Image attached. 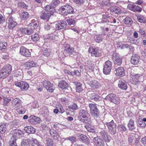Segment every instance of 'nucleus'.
<instances>
[{"label":"nucleus","instance_id":"23","mask_svg":"<svg viewBox=\"0 0 146 146\" xmlns=\"http://www.w3.org/2000/svg\"><path fill=\"white\" fill-rule=\"evenodd\" d=\"M8 28L10 29H13L17 25V22L14 20L13 17L11 16L8 20Z\"/></svg>","mask_w":146,"mask_h":146},{"label":"nucleus","instance_id":"38","mask_svg":"<svg viewBox=\"0 0 146 146\" xmlns=\"http://www.w3.org/2000/svg\"><path fill=\"white\" fill-rule=\"evenodd\" d=\"M137 21L139 22L142 23H146V19L142 15H138L137 16Z\"/></svg>","mask_w":146,"mask_h":146},{"label":"nucleus","instance_id":"58","mask_svg":"<svg viewBox=\"0 0 146 146\" xmlns=\"http://www.w3.org/2000/svg\"><path fill=\"white\" fill-rule=\"evenodd\" d=\"M29 143L27 141V140H23L21 142L22 146H29Z\"/></svg>","mask_w":146,"mask_h":146},{"label":"nucleus","instance_id":"47","mask_svg":"<svg viewBox=\"0 0 146 146\" xmlns=\"http://www.w3.org/2000/svg\"><path fill=\"white\" fill-rule=\"evenodd\" d=\"M7 46V44L6 42H1L0 43V50H4Z\"/></svg>","mask_w":146,"mask_h":146},{"label":"nucleus","instance_id":"51","mask_svg":"<svg viewBox=\"0 0 146 146\" xmlns=\"http://www.w3.org/2000/svg\"><path fill=\"white\" fill-rule=\"evenodd\" d=\"M85 127L89 132H93L94 131V129L92 127V125L90 124L86 125Z\"/></svg>","mask_w":146,"mask_h":146},{"label":"nucleus","instance_id":"19","mask_svg":"<svg viewBox=\"0 0 146 146\" xmlns=\"http://www.w3.org/2000/svg\"><path fill=\"white\" fill-rule=\"evenodd\" d=\"M88 84L92 88L94 89L98 88L101 86V85L96 80L88 81Z\"/></svg>","mask_w":146,"mask_h":146},{"label":"nucleus","instance_id":"3","mask_svg":"<svg viewBox=\"0 0 146 146\" xmlns=\"http://www.w3.org/2000/svg\"><path fill=\"white\" fill-rule=\"evenodd\" d=\"M88 52L92 57H98L102 55L103 53L102 49L98 47L90 46L89 48Z\"/></svg>","mask_w":146,"mask_h":146},{"label":"nucleus","instance_id":"50","mask_svg":"<svg viewBox=\"0 0 146 146\" xmlns=\"http://www.w3.org/2000/svg\"><path fill=\"white\" fill-rule=\"evenodd\" d=\"M46 141L48 146H53V141L52 139L48 138L46 139Z\"/></svg>","mask_w":146,"mask_h":146},{"label":"nucleus","instance_id":"29","mask_svg":"<svg viewBox=\"0 0 146 146\" xmlns=\"http://www.w3.org/2000/svg\"><path fill=\"white\" fill-rule=\"evenodd\" d=\"M12 105L15 108L19 107L21 105V101L19 98H15L12 101Z\"/></svg>","mask_w":146,"mask_h":146},{"label":"nucleus","instance_id":"6","mask_svg":"<svg viewBox=\"0 0 146 146\" xmlns=\"http://www.w3.org/2000/svg\"><path fill=\"white\" fill-rule=\"evenodd\" d=\"M112 68V62L109 60L106 61L105 62L103 65L104 73L106 75L110 74Z\"/></svg>","mask_w":146,"mask_h":146},{"label":"nucleus","instance_id":"28","mask_svg":"<svg viewBox=\"0 0 146 146\" xmlns=\"http://www.w3.org/2000/svg\"><path fill=\"white\" fill-rule=\"evenodd\" d=\"M21 31L25 34L30 35L33 34L34 31L32 29H29L27 28H21L20 29Z\"/></svg>","mask_w":146,"mask_h":146},{"label":"nucleus","instance_id":"52","mask_svg":"<svg viewBox=\"0 0 146 146\" xmlns=\"http://www.w3.org/2000/svg\"><path fill=\"white\" fill-rule=\"evenodd\" d=\"M17 112L21 114H23L25 113L26 111V109L23 107H21V108L18 109L17 110Z\"/></svg>","mask_w":146,"mask_h":146},{"label":"nucleus","instance_id":"16","mask_svg":"<svg viewBox=\"0 0 146 146\" xmlns=\"http://www.w3.org/2000/svg\"><path fill=\"white\" fill-rule=\"evenodd\" d=\"M28 121L29 123L32 124H36L39 123L41 121L40 119L34 115H31L29 117Z\"/></svg>","mask_w":146,"mask_h":146},{"label":"nucleus","instance_id":"63","mask_svg":"<svg viewBox=\"0 0 146 146\" xmlns=\"http://www.w3.org/2000/svg\"><path fill=\"white\" fill-rule=\"evenodd\" d=\"M2 58L4 59H9V57L8 54L6 53L3 55Z\"/></svg>","mask_w":146,"mask_h":146},{"label":"nucleus","instance_id":"4","mask_svg":"<svg viewBox=\"0 0 146 146\" xmlns=\"http://www.w3.org/2000/svg\"><path fill=\"white\" fill-rule=\"evenodd\" d=\"M58 11L61 14L66 16L73 13L74 9L70 5H66L60 7Z\"/></svg>","mask_w":146,"mask_h":146},{"label":"nucleus","instance_id":"8","mask_svg":"<svg viewBox=\"0 0 146 146\" xmlns=\"http://www.w3.org/2000/svg\"><path fill=\"white\" fill-rule=\"evenodd\" d=\"M107 126L109 132L112 135H114L116 133V125L112 120L110 122H107L105 123Z\"/></svg>","mask_w":146,"mask_h":146},{"label":"nucleus","instance_id":"18","mask_svg":"<svg viewBox=\"0 0 146 146\" xmlns=\"http://www.w3.org/2000/svg\"><path fill=\"white\" fill-rule=\"evenodd\" d=\"M115 71L116 72V75L119 77H121L125 75V71L123 67H119L115 68Z\"/></svg>","mask_w":146,"mask_h":146},{"label":"nucleus","instance_id":"53","mask_svg":"<svg viewBox=\"0 0 146 146\" xmlns=\"http://www.w3.org/2000/svg\"><path fill=\"white\" fill-rule=\"evenodd\" d=\"M69 108L75 110L78 109V106L75 103H74L72 105L68 107Z\"/></svg>","mask_w":146,"mask_h":146},{"label":"nucleus","instance_id":"40","mask_svg":"<svg viewBox=\"0 0 146 146\" xmlns=\"http://www.w3.org/2000/svg\"><path fill=\"white\" fill-rule=\"evenodd\" d=\"M56 108H57L59 110V112L62 114L64 113L65 111L64 109L62 106L59 103H57L56 104Z\"/></svg>","mask_w":146,"mask_h":146},{"label":"nucleus","instance_id":"42","mask_svg":"<svg viewBox=\"0 0 146 146\" xmlns=\"http://www.w3.org/2000/svg\"><path fill=\"white\" fill-rule=\"evenodd\" d=\"M31 39L34 42H36L39 40V35L37 33L31 35Z\"/></svg>","mask_w":146,"mask_h":146},{"label":"nucleus","instance_id":"64","mask_svg":"<svg viewBox=\"0 0 146 146\" xmlns=\"http://www.w3.org/2000/svg\"><path fill=\"white\" fill-rule=\"evenodd\" d=\"M142 143L144 145H146V136L143 137L141 139Z\"/></svg>","mask_w":146,"mask_h":146},{"label":"nucleus","instance_id":"56","mask_svg":"<svg viewBox=\"0 0 146 146\" xmlns=\"http://www.w3.org/2000/svg\"><path fill=\"white\" fill-rule=\"evenodd\" d=\"M76 4H83L85 2V0H72Z\"/></svg>","mask_w":146,"mask_h":146},{"label":"nucleus","instance_id":"21","mask_svg":"<svg viewBox=\"0 0 146 146\" xmlns=\"http://www.w3.org/2000/svg\"><path fill=\"white\" fill-rule=\"evenodd\" d=\"M88 97L90 99L95 101H98L100 98V97L97 94L92 92H88Z\"/></svg>","mask_w":146,"mask_h":146},{"label":"nucleus","instance_id":"33","mask_svg":"<svg viewBox=\"0 0 146 146\" xmlns=\"http://www.w3.org/2000/svg\"><path fill=\"white\" fill-rule=\"evenodd\" d=\"M50 132L51 135L54 139H58L60 137L59 133H57L54 129H50Z\"/></svg>","mask_w":146,"mask_h":146},{"label":"nucleus","instance_id":"26","mask_svg":"<svg viewBox=\"0 0 146 146\" xmlns=\"http://www.w3.org/2000/svg\"><path fill=\"white\" fill-rule=\"evenodd\" d=\"M64 50L70 55H72L76 53L74 48L73 47H71L70 45L68 44H66L65 46Z\"/></svg>","mask_w":146,"mask_h":146},{"label":"nucleus","instance_id":"12","mask_svg":"<svg viewBox=\"0 0 146 146\" xmlns=\"http://www.w3.org/2000/svg\"><path fill=\"white\" fill-rule=\"evenodd\" d=\"M80 141L88 145L90 143V140L86 135L78 133L77 135Z\"/></svg>","mask_w":146,"mask_h":146},{"label":"nucleus","instance_id":"32","mask_svg":"<svg viewBox=\"0 0 146 146\" xmlns=\"http://www.w3.org/2000/svg\"><path fill=\"white\" fill-rule=\"evenodd\" d=\"M141 76V74H131L130 75L131 80L134 83L137 82L138 81L139 78Z\"/></svg>","mask_w":146,"mask_h":146},{"label":"nucleus","instance_id":"15","mask_svg":"<svg viewBox=\"0 0 146 146\" xmlns=\"http://www.w3.org/2000/svg\"><path fill=\"white\" fill-rule=\"evenodd\" d=\"M23 65L27 69L29 70L32 68L37 66H38V64L35 61L32 60L25 62Z\"/></svg>","mask_w":146,"mask_h":146},{"label":"nucleus","instance_id":"14","mask_svg":"<svg viewBox=\"0 0 146 146\" xmlns=\"http://www.w3.org/2000/svg\"><path fill=\"white\" fill-rule=\"evenodd\" d=\"M112 59L115 64L120 65L122 63V57H120L116 53L113 54Z\"/></svg>","mask_w":146,"mask_h":146},{"label":"nucleus","instance_id":"37","mask_svg":"<svg viewBox=\"0 0 146 146\" xmlns=\"http://www.w3.org/2000/svg\"><path fill=\"white\" fill-rule=\"evenodd\" d=\"M24 135V133L23 132L19 130H16L14 133V135L13 136H14L15 137H20V136H22Z\"/></svg>","mask_w":146,"mask_h":146},{"label":"nucleus","instance_id":"24","mask_svg":"<svg viewBox=\"0 0 146 146\" xmlns=\"http://www.w3.org/2000/svg\"><path fill=\"white\" fill-rule=\"evenodd\" d=\"M140 59V58L138 55L133 54L131 57V61L133 64L137 65L139 63Z\"/></svg>","mask_w":146,"mask_h":146},{"label":"nucleus","instance_id":"30","mask_svg":"<svg viewBox=\"0 0 146 146\" xmlns=\"http://www.w3.org/2000/svg\"><path fill=\"white\" fill-rule=\"evenodd\" d=\"M24 129L27 133L29 134H34L36 131L35 129L33 127L30 126L25 127Z\"/></svg>","mask_w":146,"mask_h":146},{"label":"nucleus","instance_id":"54","mask_svg":"<svg viewBox=\"0 0 146 146\" xmlns=\"http://www.w3.org/2000/svg\"><path fill=\"white\" fill-rule=\"evenodd\" d=\"M118 128L121 131H125L126 130V128L124 125L122 124H119L118 125Z\"/></svg>","mask_w":146,"mask_h":146},{"label":"nucleus","instance_id":"48","mask_svg":"<svg viewBox=\"0 0 146 146\" xmlns=\"http://www.w3.org/2000/svg\"><path fill=\"white\" fill-rule=\"evenodd\" d=\"M3 105L4 106H7L8 103L11 101L10 99L4 97L3 98Z\"/></svg>","mask_w":146,"mask_h":146},{"label":"nucleus","instance_id":"10","mask_svg":"<svg viewBox=\"0 0 146 146\" xmlns=\"http://www.w3.org/2000/svg\"><path fill=\"white\" fill-rule=\"evenodd\" d=\"M100 134L101 137L106 142L109 143L110 142L111 138V136L108 134L107 132L103 130L100 132Z\"/></svg>","mask_w":146,"mask_h":146},{"label":"nucleus","instance_id":"35","mask_svg":"<svg viewBox=\"0 0 146 146\" xmlns=\"http://www.w3.org/2000/svg\"><path fill=\"white\" fill-rule=\"evenodd\" d=\"M16 139L14 136H12L10 139L9 144L10 146H17Z\"/></svg>","mask_w":146,"mask_h":146},{"label":"nucleus","instance_id":"59","mask_svg":"<svg viewBox=\"0 0 146 146\" xmlns=\"http://www.w3.org/2000/svg\"><path fill=\"white\" fill-rule=\"evenodd\" d=\"M67 21L68 24L70 25H74L75 23V21L72 19H67Z\"/></svg>","mask_w":146,"mask_h":146},{"label":"nucleus","instance_id":"7","mask_svg":"<svg viewBox=\"0 0 146 146\" xmlns=\"http://www.w3.org/2000/svg\"><path fill=\"white\" fill-rule=\"evenodd\" d=\"M89 107L90 108V113L92 115L95 117H98L99 116L100 113L96 104H89Z\"/></svg>","mask_w":146,"mask_h":146},{"label":"nucleus","instance_id":"31","mask_svg":"<svg viewBox=\"0 0 146 146\" xmlns=\"http://www.w3.org/2000/svg\"><path fill=\"white\" fill-rule=\"evenodd\" d=\"M44 9L50 12L51 15H53L54 13L55 12V9L53 6L52 5H47L44 7Z\"/></svg>","mask_w":146,"mask_h":146},{"label":"nucleus","instance_id":"5","mask_svg":"<svg viewBox=\"0 0 146 146\" xmlns=\"http://www.w3.org/2000/svg\"><path fill=\"white\" fill-rule=\"evenodd\" d=\"M105 99L110 102L116 105L119 104L120 102L119 98L113 94H109L106 96Z\"/></svg>","mask_w":146,"mask_h":146},{"label":"nucleus","instance_id":"41","mask_svg":"<svg viewBox=\"0 0 146 146\" xmlns=\"http://www.w3.org/2000/svg\"><path fill=\"white\" fill-rule=\"evenodd\" d=\"M76 91L80 93L83 90L82 88V84L80 83H77L76 84Z\"/></svg>","mask_w":146,"mask_h":146},{"label":"nucleus","instance_id":"13","mask_svg":"<svg viewBox=\"0 0 146 146\" xmlns=\"http://www.w3.org/2000/svg\"><path fill=\"white\" fill-rule=\"evenodd\" d=\"M19 52L22 55L26 57H29L31 56V53L29 50L23 46L21 47Z\"/></svg>","mask_w":146,"mask_h":146},{"label":"nucleus","instance_id":"17","mask_svg":"<svg viewBox=\"0 0 146 146\" xmlns=\"http://www.w3.org/2000/svg\"><path fill=\"white\" fill-rule=\"evenodd\" d=\"M67 25V23L65 21H62L57 23L55 25V27L56 29L60 30L66 28Z\"/></svg>","mask_w":146,"mask_h":146},{"label":"nucleus","instance_id":"62","mask_svg":"<svg viewBox=\"0 0 146 146\" xmlns=\"http://www.w3.org/2000/svg\"><path fill=\"white\" fill-rule=\"evenodd\" d=\"M59 3V1L57 0H54L51 3L52 5L56 6Z\"/></svg>","mask_w":146,"mask_h":146},{"label":"nucleus","instance_id":"25","mask_svg":"<svg viewBox=\"0 0 146 146\" xmlns=\"http://www.w3.org/2000/svg\"><path fill=\"white\" fill-rule=\"evenodd\" d=\"M127 7L129 10L134 12H140L142 10L140 7L132 4H129Z\"/></svg>","mask_w":146,"mask_h":146},{"label":"nucleus","instance_id":"1","mask_svg":"<svg viewBox=\"0 0 146 146\" xmlns=\"http://www.w3.org/2000/svg\"><path fill=\"white\" fill-rule=\"evenodd\" d=\"M90 115L86 109H82L80 110L78 114V118L81 121L85 123H89L91 121L89 117Z\"/></svg>","mask_w":146,"mask_h":146},{"label":"nucleus","instance_id":"11","mask_svg":"<svg viewBox=\"0 0 146 146\" xmlns=\"http://www.w3.org/2000/svg\"><path fill=\"white\" fill-rule=\"evenodd\" d=\"M15 84L17 87L20 88L22 90H27L29 87V84L27 82L23 81L20 82H16Z\"/></svg>","mask_w":146,"mask_h":146},{"label":"nucleus","instance_id":"57","mask_svg":"<svg viewBox=\"0 0 146 146\" xmlns=\"http://www.w3.org/2000/svg\"><path fill=\"white\" fill-rule=\"evenodd\" d=\"M110 17V16L108 15H103L102 19L103 20L106 22H109V21L108 20V19Z\"/></svg>","mask_w":146,"mask_h":146},{"label":"nucleus","instance_id":"61","mask_svg":"<svg viewBox=\"0 0 146 146\" xmlns=\"http://www.w3.org/2000/svg\"><path fill=\"white\" fill-rule=\"evenodd\" d=\"M139 125L141 127H144L146 126V124L144 121H140L139 123Z\"/></svg>","mask_w":146,"mask_h":146},{"label":"nucleus","instance_id":"39","mask_svg":"<svg viewBox=\"0 0 146 146\" xmlns=\"http://www.w3.org/2000/svg\"><path fill=\"white\" fill-rule=\"evenodd\" d=\"M124 21L125 24L128 25H131L133 23L131 18L128 17H126L124 19Z\"/></svg>","mask_w":146,"mask_h":146},{"label":"nucleus","instance_id":"43","mask_svg":"<svg viewBox=\"0 0 146 146\" xmlns=\"http://www.w3.org/2000/svg\"><path fill=\"white\" fill-rule=\"evenodd\" d=\"M27 141L29 143L32 145H34L35 144H37L38 143V141L36 139L33 138L27 139Z\"/></svg>","mask_w":146,"mask_h":146},{"label":"nucleus","instance_id":"34","mask_svg":"<svg viewBox=\"0 0 146 146\" xmlns=\"http://www.w3.org/2000/svg\"><path fill=\"white\" fill-rule=\"evenodd\" d=\"M58 86L61 88L64 89L68 87V84L65 81L62 80L58 84Z\"/></svg>","mask_w":146,"mask_h":146},{"label":"nucleus","instance_id":"27","mask_svg":"<svg viewBox=\"0 0 146 146\" xmlns=\"http://www.w3.org/2000/svg\"><path fill=\"white\" fill-rule=\"evenodd\" d=\"M118 86L119 88L123 90H126L127 88V84L124 80H119Z\"/></svg>","mask_w":146,"mask_h":146},{"label":"nucleus","instance_id":"55","mask_svg":"<svg viewBox=\"0 0 146 146\" xmlns=\"http://www.w3.org/2000/svg\"><path fill=\"white\" fill-rule=\"evenodd\" d=\"M111 11L116 14H118L120 13V10L118 8L116 7H113L111 9Z\"/></svg>","mask_w":146,"mask_h":146},{"label":"nucleus","instance_id":"22","mask_svg":"<svg viewBox=\"0 0 146 146\" xmlns=\"http://www.w3.org/2000/svg\"><path fill=\"white\" fill-rule=\"evenodd\" d=\"M51 15L49 13H46L44 11H41L40 13V17L42 19L48 21Z\"/></svg>","mask_w":146,"mask_h":146},{"label":"nucleus","instance_id":"49","mask_svg":"<svg viewBox=\"0 0 146 146\" xmlns=\"http://www.w3.org/2000/svg\"><path fill=\"white\" fill-rule=\"evenodd\" d=\"M65 139L66 140L70 141L71 143H74V142L76 141V137L73 136H70L69 137H66Z\"/></svg>","mask_w":146,"mask_h":146},{"label":"nucleus","instance_id":"45","mask_svg":"<svg viewBox=\"0 0 146 146\" xmlns=\"http://www.w3.org/2000/svg\"><path fill=\"white\" fill-rule=\"evenodd\" d=\"M29 17V13L26 12H23L21 13V18L22 20H25L27 19Z\"/></svg>","mask_w":146,"mask_h":146},{"label":"nucleus","instance_id":"60","mask_svg":"<svg viewBox=\"0 0 146 146\" xmlns=\"http://www.w3.org/2000/svg\"><path fill=\"white\" fill-rule=\"evenodd\" d=\"M56 37V35L54 33H51L49 35L48 38L49 39H55Z\"/></svg>","mask_w":146,"mask_h":146},{"label":"nucleus","instance_id":"2","mask_svg":"<svg viewBox=\"0 0 146 146\" xmlns=\"http://www.w3.org/2000/svg\"><path fill=\"white\" fill-rule=\"evenodd\" d=\"M12 70V67L10 64L4 66L1 69L0 72V77L4 78L9 76Z\"/></svg>","mask_w":146,"mask_h":146},{"label":"nucleus","instance_id":"46","mask_svg":"<svg viewBox=\"0 0 146 146\" xmlns=\"http://www.w3.org/2000/svg\"><path fill=\"white\" fill-rule=\"evenodd\" d=\"M31 27L33 28V29H35L38 25V23L37 21H35L34 20H32L31 21V23L29 24Z\"/></svg>","mask_w":146,"mask_h":146},{"label":"nucleus","instance_id":"44","mask_svg":"<svg viewBox=\"0 0 146 146\" xmlns=\"http://www.w3.org/2000/svg\"><path fill=\"white\" fill-rule=\"evenodd\" d=\"M6 129V125L5 123H2L0 125V132L3 134L4 133Z\"/></svg>","mask_w":146,"mask_h":146},{"label":"nucleus","instance_id":"20","mask_svg":"<svg viewBox=\"0 0 146 146\" xmlns=\"http://www.w3.org/2000/svg\"><path fill=\"white\" fill-rule=\"evenodd\" d=\"M94 143L96 146H105V143L103 140L100 137H97L93 139Z\"/></svg>","mask_w":146,"mask_h":146},{"label":"nucleus","instance_id":"36","mask_svg":"<svg viewBox=\"0 0 146 146\" xmlns=\"http://www.w3.org/2000/svg\"><path fill=\"white\" fill-rule=\"evenodd\" d=\"M128 127L129 130L131 131H132L135 128L134 121L132 119H131L129 120V122L128 124Z\"/></svg>","mask_w":146,"mask_h":146},{"label":"nucleus","instance_id":"9","mask_svg":"<svg viewBox=\"0 0 146 146\" xmlns=\"http://www.w3.org/2000/svg\"><path fill=\"white\" fill-rule=\"evenodd\" d=\"M43 86L45 87L48 91L51 93H52L55 90L54 85L50 82L44 80L42 82Z\"/></svg>","mask_w":146,"mask_h":146}]
</instances>
